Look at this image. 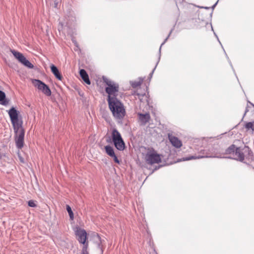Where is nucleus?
Here are the masks:
<instances>
[{
    "label": "nucleus",
    "mask_w": 254,
    "mask_h": 254,
    "mask_svg": "<svg viewBox=\"0 0 254 254\" xmlns=\"http://www.w3.org/2000/svg\"><path fill=\"white\" fill-rule=\"evenodd\" d=\"M79 74L83 80L87 84L90 85L91 82L89 76L86 71L84 69H81L79 71Z\"/></svg>",
    "instance_id": "nucleus-11"
},
{
    "label": "nucleus",
    "mask_w": 254,
    "mask_h": 254,
    "mask_svg": "<svg viewBox=\"0 0 254 254\" xmlns=\"http://www.w3.org/2000/svg\"><path fill=\"white\" fill-rule=\"evenodd\" d=\"M111 135L113 141L122 138L120 133L116 128L113 129Z\"/></svg>",
    "instance_id": "nucleus-14"
},
{
    "label": "nucleus",
    "mask_w": 254,
    "mask_h": 254,
    "mask_svg": "<svg viewBox=\"0 0 254 254\" xmlns=\"http://www.w3.org/2000/svg\"><path fill=\"white\" fill-rule=\"evenodd\" d=\"M153 72H154V70H152V72L150 73V77H151V76H152V74H153Z\"/></svg>",
    "instance_id": "nucleus-28"
},
{
    "label": "nucleus",
    "mask_w": 254,
    "mask_h": 254,
    "mask_svg": "<svg viewBox=\"0 0 254 254\" xmlns=\"http://www.w3.org/2000/svg\"><path fill=\"white\" fill-rule=\"evenodd\" d=\"M106 153L110 157L114 156L115 153L114 149L110 145H107L105 147Z\"/></svg>",
    "instance_id": "nucleus-17"
},
{
    "label": "nucleus",
    "mask_w": 254,
    "mask_h": 254,
    "mask_svg": "<svg viewBox=\"0 0 254 254\" xmlns=\"http://www.w3.org/2000/svg\"><path fill=\"white\" fill-rule=\"evenodd\" d=\"M105 91L106 93L108 94V96H111V95H114L115 93L118 92L119 85H116L115 83H113V85L107 87L105 89Z\"/></svg>",
    "instance_id": "nucleus-8"
},
{
    "label": "nucleus",
    "mask_w": 254,
    "mask_h": 254,
    "mask_svg": "<svg viewBox=\"0 0 254 254\" xmlns=\"http://www.w3.org/2000/svg\"><path fill=\"white\" fill-rule=\"evenodd\" d=\"M103 80L105 83L108 85V87L113 85V83H115L114 82L111 80L108 79L107 78L103 77Z\"/></svg>",
    "instance_id": "nucleus-23"
},
{
    "label": "nucleus",
    "mask_w": 254,
    "mask_h": 254,
    "mask_svg": "<svg viewBox=\"0 0 254 254\" xmlns=\"http://www.w3.org/2000/svg\"><path fill=\"white\" fill-rule=\"evenodd\" d=\"M137 115L138 116V119L142 125H145L149 122L150 119V116L149 113L142 114L138 113Z\"/></svg>",
    "instance_id": "nucleus-7"
},
{
    "label": "nucleus",
    "mask_w": 254,
    "mask_h": 254,
    "mask_svg": "<svg viewBox=\"0 0 254 254\" xmlns=\"http://www.w3.org/2000/svg\"><path fill=\"white\" fill-rule=\"evenodd\" d=\"M20 160L21 162H24L23 159L21 157H20Z\"/></svg>",
    "instance_id": "nucleus-29"
},
{
    "label": "nucleus",
    "mask_w": 254,
    "mask_h": 254,
    "mask_svg": "<svg viewBox=\"0 0 254 254\" xmlns=\"http://www.w3.org/2000/svg\"><path fill=\"white\" fill-rule=\"evenodd\" d=\"M173 30V29H172L168 36V37L165 39L164 41L162 43V44L161 45L160 47V48H159V51L160 52L161 51V47L163 45H164L166 42V41H167L168 39L169 38V36H170L171 33L172 32Z\"/></svg>",
    "instance_id": "nucleus-24"
},
{
    "label": "nucleus",
    "mask_w": 254,
    "mask_h": 254,
    "mask_svg": "<svg viewBox=\"0 0 254 254\" xmlns=\"http://www.w3.org/2000/svg\"><path fill=\"white\" fill-rule=\"evenodd\" d=\"M72 42L74 43V45L76 46V47L78 48L77 43L76 42V41L74 40H73Z\"/></svg>",
    "instance_id": "nucleus-27"
},
{
    "label": "nucleus",
    "mask_w": 254,
    "mask_h": 254,
    "mask_svg": "<svg viewBox=\"0 0 254 254\" xmlns=\"http://www.w3.org/2000/svg\"><path fill=\"white\" fill-rule=\"evenodd\" d=\"M217 3H215V4L214 5V6H215V5H216Z\"/></svg>",
    "instance_id": "nucleus-32"
},
{
    "label": "nucleus",
    "mask_w": 254,
    "mask_h": 254,
    "mask_svg": "<svg viewBox=\"0 0 254 254\" xmlns=\"http://www.w3.org/2000/svg\"><path fill=\"white\" fill-rule=\"evenodd\" d=\"M109 107L112 111L114 117L119 120L124 118L126 114L123 104L116 97L108 96Z\"/></svg>",
    "instance_id": "nucleus-3"
},
{
    "label": "nucleus",
    "mask_w": 254,
    "mask_h": 254,
    "mask_svg": "<svg viewBox=\"0 0 254 254\" xmlns=\"http://www.w3.org/2000/svg\"><path fill=\"white\" fill-rule=\"evenodd\" d=\"M14 131L15 134V143L17 147L21 149L23 146L25 132L22 127V121L18 119V111L12 107L8 111Z\"/></svg>",
    "instance_id": "nucleus-1"
},
{
    "label": "nucleus",
    "mask_w": 254,
    "mask_h": 254,
    "mask_svg": "<svg viewBox=\"0 0 254 254\" xmlns=\"http://www.w3.org/2000/svg\"><path fill=\"white\" fill-rule=\"evenodd\" d=\"M226 154H232V157H228L233 158L240 162H243L245 158L250 162L254 160V156L252 151L248 146H245L243 148L236 147L235 145H231L225 151Z\"/></svg>",
    "instance_id": "nucleus-2"
},
{
    "label": "nucleus",
    "mask_w": 254,
    "mask_h": 254,
    "mask_svg": "<svg viewBox=\"0 0 254 254\" xmlns=\"http://www.w3.org/2000/svg\"><path fill=\"white\" fill-rule=\"evenodd\" d=\"M41 91L47 96H49L51 95V91L48 86L46 84L44 85Z\"/></svg>",
    "instance_id": "nucleus-18"
},
{
    "label": "nucleus",
    "mask_w": 254,
    "mask_h": 254,
    "mask_svg": "<svg viewBox=\"0 0 254 254\" xmlns=\"http://www.w3.org/2000/svg\"><path fill=\"white\" fill-rule=\"evenodd\" d=\"M88 247V242H87L85 244H83V246L82 249L81 254H88V252L87 251Z\"/></svg>",
    "instance_id": "nucleus-21"
},
{
    "label": "nucleus",
    "mask_w": 254,
    "mask_h": 254,
    "mask_svg": "<svg viewBox=\"0 0 254 254\" xmlns=\"http://www.w3.org/2000/svg\"><path fill=\"white\" fill-rule=\"evenodd\" d=\"M115 147L119 150L123 151L125 148V144L123 139H120L113 141Z\"/></svg>",
    "instance_id": "nucleus-10"
},
{
    "label": "nucleus",
    "mask_w": 254,
    "mask_h": 254,
    "mask_svg": "<svg viewBox=\"0 0 254 254\" xmlns=\"http://www.w3.org/2000/svg\"><path fill=\"white\" fill-rule=\"evenodd\" d=\"M66 210L69 214V217H70V219L72 220H73L74 219V214H73V213L72 211V209H71V208L70 207V206L68 205H66Z\"/></svg>",
    "instance_id": "nucleus-19"
},
{
    "label": "nucleus",
    "mask_w": 254,
    "mask_h": 254,
    "mask_svg": "<svg viewBox=\"0 0 254 254\" xmlns=\"http://www.w3.org/2000/svg\"><path fill=\"white\" fill-rule=\"evenodd\" d=\"M248 111V110L247 109V108H246V111H245V115L246 114V113Z\"/></svg>",
    "instance_id": "nucleus-30"
},
{
    "label": "nucleus",
    "mask_w": 254,
    "mask_h": 254,
    "mask_svg": "<svg viewBox=\"0 0 254 254\" xmlns=\"http://www.w3.org/2000/svg\"><path fill=\"white\" fill-rule=\"evenodd\" d=\"M28 204L29 206L31 207H35L36 206V204L35 203L34 201L33 200H30L28 202Z\"/></svg>",
    "instance_id": "nucleus-25"
},
{
    "label": "nucleus",
    "mask_w": 254,
    "mask_h": 254,
    "mask_svg": "<svg viewBox=\"0 0 254 254\" xmlns=\"http://www.w3.org/2000/svg\"><path fill=\"white\" fill-rule=\"evenodd\" d=\"M75 234L79 243L82 244H86L87 233L84 229L78 227L75 230Z\"/></svg>",
    "instance_id": "nucleus-6"
},
{
    "label": "nucleus",
    "mask_w": 254,
    "mask_h": 254,
    "mask_svg": "<svg viewBox=\"0 0 254 254\" xmlns=\"http://www.w3.org/2000/svg\"><path fill=\"white\" fill-rule=\"evenodd\" d=\"M245 127L248 129H252L254 130V125L253 122L247 123L245 125Z\"/></svg>",
    "instance_id": "nucleus-22"
},
{
    "label": "nucleus",
    "mask_w": 254,
    "mask_h": 254,
    "mask_svg": "<svg viewBox=\"0 0 254 254\" xmlns=\"http://www.w3.org/2000/svg\"><path fill=\"white\" fill-rule=\"evenodd\" d=\"M11 52L15 58H16L24 65L29 68H33V65L26 59V58L22 54L15 50H11Z\"/></svg>",
    "instance_id": "nucleus-5"
},
{
    "label": "nucleus",
    "mask_w": 254,
    "mask_h": 254,
    "mask_svg": "<svg viewBox=\"0 0 254 254\" xmlns=\"http://www.w3.org/2000/svg\"><path fill=\"white\" fill-rule=\"evenodd\" d=\"M169 139L171 144L176 148H180L182 145L181 140L175 136L169 135Z\"/></svg>",
    "instance_id": "nucleus-9"
},
{
    "label": "nucleus",
    "mask_w": 254,
    "mask_h": 254,
    "mask_svg": "<svg viewBox=\"0 0 254 254\" xmlns=\"http://www.w3.org/2000/svg\"><path fill=\"white\" fill-rule=\"evenodd\" d=\"M51 69L52 72L55 75L57 78L59 80H61L63 78L62 75L61 74L58 68L54 64L51 66Z\"/></svg>",
    "instance_id": "nucleus-12"
},
{
    "label": "nucleus",
    "mask_w": 254,
    "mask_h": 254,
    "mask_svg": "<svg viewBox=\"0 0 254 254\" xmlns=\"http://www.w3.org/2000/svg\"><path fill=\"white\" fill-rule=\"evenodd\" d=\"M9 101L6 99L5 94L2 91L0 90V103L4 106L8 104Z\"/></svg>",
    "instance_id": "nucleus-15"
},
{
    "label": "nucleus",
    "mask_w": 254,
    "mask_h": 254,
    "mask_svg": "<svg viewBox=\"0 0 254 254\" xmlns=\"http://www.w3.org/2000/svg\"><path fill=\"white\" fill-rule=\"evenodd\" d=\"M143 81L142 79H140L139 81H134L130 82L131 85L133 88H136L139 86Z\"/></svg>",
    "instance_id": "nucleus-20"
},
{
    "label": "nucleus",
    "mask_w": 254,
    "mask_h": 254,
    "mask_svg": "<svg viewBox=\"0 0 254 254\" xmlns=\"http://www.w3.org/2000/svg\"><path fill=\"white\" fill-rule=\"evenodd\" d=\"M144 159L146 162L150 165L158 164L161 162L160 155L153 148H148L147 152L144 155Z\"/></svg>",
    "instance_id": "nucleus-4"
},
{
    "label": "nucleus",
    "mask_w": 254,
    "mask_h": 254,
    "mask_svg": "<svg viewBox=\"0 0 254 254\" xmlns=\"http://www.w3.org/2000/svg\"><path fill=\"white\" fill-rule=\"evenodd\" d=\"M32 83L34 86L40 90H41L44 85L46 84L43 82L39 79H33Z\"/></svg>",
    "instance_id": "nucleus-16"
},
{
    "label": "nucleus",
    "mask_w": 254,
    "mask_h": 254,
    "mask_svg": "<svg viewBox=\"0 0 254 254\" xmlns=\"http://www.w3.org/2000/svg\"><path fill=\"white\" fill-rule=\"evenodd\" d=\"M215 157V156H209L207 153L205 155H204V153H203V155H199L197 156H195H195H191L189 157L184 158L183 160L184 161H188V160H190L191 159H200V158H208V157Z\"/></svg>",
    "instance_id": "nucleus-13"
},
{
    "label": "nucleus",
    "mask_w": 254,
    "mask_h": 254,
    "mask_svg": "<svg viewBox=\"0 0 254 254\" xmlns=\"http://www.w3.org/2000/svg\"><path fill=\"white\" fill-rule=\"evenodd\" d=\"M155 68H156V66H155V68L153 69V70H154Z\"/></svg>",
    "instance_id": "nucleus-31"
},
{
    "label": "nucleus",
    "mask_w": 254,
    "mask_h": 254,
    "mask_svg": "<svg viewBox=\"0 0 254 254\" xmlns=\"http://www.w3.org/2000/svg\"><path fill=\"white\" fill-rule=\"evenodd\" d=\"M111 157L113 158L114 160L116 163L118 164L120 163V160L118 159L116 154H115L114 156H112Z\"/></svg>",
    "instance_id": "nucleus-26"
}]
</instances>
